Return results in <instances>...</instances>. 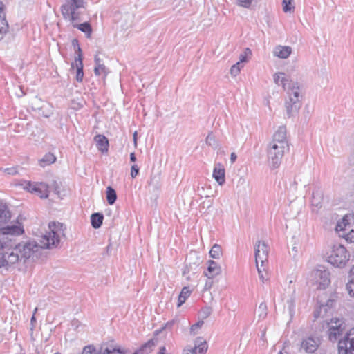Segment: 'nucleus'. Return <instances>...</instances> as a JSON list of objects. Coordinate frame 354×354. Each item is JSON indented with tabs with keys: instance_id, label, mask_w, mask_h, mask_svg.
<instances>
[{
	"instance_id": "obj_1",
	"label": "nucleus",
	"mask_w": 354,
	"mask_h": 354,
	"mask_svg": "<svg viewBox=\"0 0 354 354\" xmlns=\"http://www.w3.org/2000/svg\"><path fill=\"white\" fill-rule=\"evenodd\" d=\"M49 232L41 236L38 241H28L20 243L12 248L10 252H6L0 256V268H8L19 260L25 262L30 257L37 258V254L41 249H53L57 248L60 242V236H64L65 227L61 223L51 222L48 224Z\"/></svg>"
},
{
	"instance_id": "obj_2",
	"label": "nucleus",
	"mask_w": 354,
	"mask_h": 354,
	"mask_svg": "<svg viewBox=\"0 0 354 354\" xmlns=\"http://www.w3.org/2000/svg\"><path fill=\"white\" fill-rule=\"evenodd\" d=\"M282 80L283 88L287 92L288 99L285 102L287 115L290 118L298 113L302 104L303 96L301 94V86L297 82L290 80L286 82Z\"/></svg>"
},
{
	"instance_id": "obj_3",
	"label": "nucleus",
	"mask_w": 354,
	"mask_h": 354,
	"mask_svg": "<svg viewBox=\"0 0 354 354\" xmlns=\"http://www.w3.org/2000/svg\"><path fill=\"white\" fill-rule=\"evenodd\" d=\"M23 233L24 229L15 225L0 227V256L3 252L11 251L14 245L12 237Z\"/></svg>"
},
{
	"instance_id": "obj_4",
	"label": "nucleus",
	"mask_w": 354,
	"mask_h": 354,
	"mask_svg": "<svg viewBox=\"0 0 354 354\" xmlns=\"http://www.w3.org/2000/svg\"><path fill=\"white\" fill-rule=\"evenodd\" d=\"M87 0H65L61 6V12L65 19L73 23L80 20V10L85 8Z\"/></svg>"
},
{
	"instance_id": "obj_5",
	"label": "nucleus",
	"mask_w": 354,
	"mask_h": 354,
	"mask_svg": "<svg viewBox=\"0 0 354 354\" xmlns=\"http://www.w3.org/2000/svg\"><path fill=\"white\" fill-rule=\"evenodd\" d=\"M337 299V295L334 293L328 294L326 292H319L317 295L318 308L314 312L315 318L326 316L330 310L335 306Z\"/></svg>"
},
{
	"instance_id": "obj_6",
	"label": "nucleus",
	"mask_w": 354,
	"mask_h": 354,
	"mask_svg": "<svg viewBox=\"0 0 354 354\" xmlns=\"http://www.w3.org/2000/svg\"><path fill=\"white\" fill-rule=\"evenodd\" d=\"M24 188L28 192L35 193L44 198H48L50 190H53L58 196L60 194V185L56 180H53L50 185L44 183L27 182Z\"/></svg>"
},
{
	"instance_id": "obj_7",
	"label": "nucleus",
	"mask_w": 354,
	"mask_h": 354,
	"mask_svg": "<svg viewBox=\"0 0 354 354\" xmlns=\"http://www.w3.org/2000/svg\"><path fill=\"white\" fill-rule=\"evenodd\" d=\"M328 261L337 268L346 266L350 258V254L346 248L341 244H334L328 255Z\"/></svg>"
},
{
	"instance_id": "obj_8",
	"label": "nucleus",
	"mask_w": 354,
	"mask_h": 354,
	"mask_svg": "<svg viewBox=\"0 0 354 354\" xmlns=\"http://www.w3.org/2000/svg\"><path fill=\"white\" fill-rule=\"evenodd\" d=\"M289 150V146L270 143L268 148V157L273 168H277L281 164L284 153Z\"/></svg>"
},
{
	"instance_id": "obj_9",
	"label": "nucleus",
	"mask_w": 354,
	"mask_h": 354,
	"mask_svg": "<svg viewBox=\"0 0 354 354\" xmlns=\"http://www.w3.org/2000/svg\"><path fill=\"white\" fill-rule=\"evenodd\" d=\"M337 350L339 354H354V328L339 339Z\"/></svg>"
},
{
	"instance_id": "obj_10",
	"label": "nucleus",
	"mask_w": 354,
	"mask_h": 354,
	"mask_svg": "<svg viewBox=\"0 0 354 354\" xmlns=\"http://www.w3.org/2000/svg\"><path fill=\"white\" fill-rule=\"evenodd\" d=\"M326 325L330 341H336L344 330V320L339 318H332L330 322H326Z\"/></svg>"
},
{
	"instance_id": "obj_11",
	"label": "nucleus",
	"mask_w": 354,
	"mask_h": 354,
	"mask_svg": "<svg viewBox=\"0 0 354 354\" xmlns=\"http://www.w3.org/2000/svg\"><path fill=\"white\" fill-rule=\"evenodd\" d=\"M269 254V247L265 241H257L254 245V255L256 264L261 263V267L263 264L267 263Z\"/></svg>"
},
{
	"instance_id": "obj_12",
	"label": "nucleus",
	"mask_w": 354,
	"mask_h": 354,
	"mask_svg": "<svg viewBox=\"0 0 354 354\" xmlns=\"http://www.w3.org/2000/svg\"><path fill=\"white\" fill-rule=\"evenodd\" d=\"M114 353L124 354L121 349L113 347L112 345L106 346V344H102L99 349H97L93 345L86 346L81 354H112Z\"/></svg>"
},
{
	"instance_id": "obj_13",
	"label": "nucleus",
	"mask_w": 354,
	"mask_h": 354,
	"mask_svg": "<svg viewBox=\"0 0 354 354\" xmlns=\"http://www.w3.org/2000/svg\"><path fill=\"white\" fill-rule=\"evenodd\" d=\"M321 344V339L317 336H309L303 339L301 344V350L306 353H313L317 350Z\"/></svg>"
},
{
	"instance_id": "obj_14",
	"label": "nucleus",
	"mask_w": 354,
	"mask_h": 354,
	"mask_svg": "<svg viewBox=\"0 0 354 354\" xmlns=\"http://www.w3.org/2000/svg\"><path fill=\"white\" fill-rule=\"evenodd\" d=\"M30 104L33 110L38 111L40 115L46 118H48L51 114L49 104L37 97H35L31 100Z\"/></svg>"
},
{
	"instance_id": "obj_15",
	"label": "nucleus",
	"mask_w": 354,
	"mask_h": 354,
	"mask_svg": "<svg viewBox=\"0 0 354 354\" xmlns=\"http://www.w3.org/2000/svg\"><path fill=\"white\" fill-rule=\"evenodd\" d=\"M207 350L206 342L202 337H198L195 340L194 347L184 350L183 354H205Z\"/></svg>"
},
{
	"instance_id": "obj_16",
	"label": "nucleus",
	"mask_w": 354,
	"mask_h": 354,
	"mask_svg": "<svg viewBox=\"0 0 354 354\" xmlns=\"http://www.w3.org/2000/svg\"><path fill=\"white\" fill-rule=\"evenodd\" d=\"M270 143L289 146L286 136V128L284 126L279 127L274 132L272 140Z\"/></svg>"
},
{
	"instance_id": "obj_17",
	"label": "nucleus",
	"mask_w": 354,
	"mask_h": 354,
	"mask_svg": "<svg viewBox=\"0 0 354 354\" xmlns=\"http://www.w3.org/2000/svg\"><path fill=\"white\" fill-rule=\"evenodd\" d=\"M221 273V266H219L216 262L212 260L208 261L207 271L205 272V276H207L209 279H212Z\"/></svg>"
},
{
	"instance_id": "obj_18",
	"label": "nucleus",
	"mask_w": 354,
	"mask_h": 354,
	"mask_svg": "<svg viewBox=\"0 0 354 354\" xmlns=\"http://www.w3.org/2000/svg\"><path fill=\"white\" fill-rule=\"evenodd\" d=\"M292 53V48L288 46H277L273 50V55L281 59L288 58Z\"/></svg>"
},
{
	"instance_id": "obj_19",
	"label": "nucleus",
	"mask_w": 354,
	"mask_h": 354,
	"mask_svg": "<svg viewBox=\"0 0 354 354\" xmlns=\"http://www.w3.org/2000/svg\"><path fill=\"white\" fill-rule=\"evenodd\" d=\"M225 169L221 164H218L214 167L213 177L220 185H223L225 182Z\"/></svg>"
},
{
	"instance_id": "obj_20",
	"label": "nucleus",
	"mask_w": 354,
	"mask_h": 354,
	"mask_svg": "<svg viewBox=\"0 0 354 354\" xmlns=\"http://www.w3.org/2000/svg\"><path fill=\"white\" fill-rule=\"evenodd\" d=\"M316 276L319 278L318 281L319 288L324 289L326 286H328L330 283V273L326 270H317L316 272Z\"/></svg>"
},
{
	"instance_id": "obj_21",
	"label": "nucleus",
	"mask_w": 354,
	"mask_h": 354,
	"mask_svg": "<svg viewBox=\"0 0 354 354\" xmlns=\"http://www.w3.org/2000/svg\"><path fill=\"white\" fill-rule=\"evenodd\" d=\"M158 342L157 338H152L149 340L147 342L144 344L140 349L135 351L133 354H148L151 351L152 348L156 345Z\"/></svg>"
},
{
	"instance_id": "obj_22",
	"label": "nucleus",
	"mask_w": 354,
	"mask_h": 354,
	"mask_svg": "<svg viewBox=\"0 0 354 354\" xmlns=\"http://www.w3.org/2000/svg\"><path fill=\"white\" fill-rule=\"evenodd\" d=\"M94 61L95 64V66L94 68V73L96 75H100L104 74L106 75L108 73V69L104 65L102 60L98 57V55L96 54L94 57Z\"/></svg>"
},
{
	"instance_id": "obj_23",
	"label": "nucleus",
	"mask_w": 354,
	"mask_h": 354,
	"mask_svg": "<svg viewBox=\"0 0 354 354\" xmlns=\"http://www.w3.org/2000/svg\"><path fill=\"white\" fill-rule=\"evenodd\" d=\"M96 142L97 149L102 153L108 151L109 141L108 139L104 135H97L94 138Z\"/></svg>"
},
{
	"instance_id": "obj_24",
	"label": "nucleus",
	"mask_w": 354,
	"mask_h": 354,
	"mask_svg": "<svg viewBox=\"0 0 354 354\" xmlns=\"http://www.w3.org/2000/svg\"><path fill=\"white\" fill-rule=\"evenodd\" d=\"M324 198L323 191L320 188H315L313 192L312 205L317 207L322 206V203Z\"/></svg>"
},
{
	"instance_id": "obj_25",
	"label": "nucleus",
	"mask_w": 354,
	"mask_h": 354,
	"mask_svg": "<svg viewBox=\"0 0 354 354\" xmlns=\"http://www.w3.org/2000/svg\"><path fill=\"white\" fill-rule=\"evenodd\" d=\"M75 64L76 67L75 79L77 82H82L84 77L82 58H75V64L73 63L71 67L74 68Z\"/></svg>"
},
{
	"instance_id": "obj_26",
	"label": "nucleus",
	"mask_w": 354,
	"mask_h": 354,
	"mask_svg": "<svg viewBox=\"0 0 354 354\" xmlns=\"http://www.w3.org/2000/svg\"><path fill=\"white\" fill-rule=\"evenodd\" d=\"M268 315V307L265 302L259 304V307L255 310V315L258 318V321L266 319Z\"/></svg>"
},
{
	"instance_id": "obj_27",
	"label": "nucleus",
	"mask_w": 354,
	"mask_h": 354,
	"mask_svg": "<svg viewBox=\"0 0 354 354\" xmlns=\"http://www.w3.org/2000/svg\"><path fill=\"white\" fill-rule=\"evenodd\" d=\"M103 218L104 216L102 214L98 212L93 213L91 216L92 227L95 229L99 228L102 224Z\"/></svg>"
},
{
	"instance_id": "obj_28",
	"label": "nucleus",
	"mask_w": 354,
	"mask_h": 354,
	"mask_svg": "<svg viewBox=\"0 0 354 354\" xmlns=\"http://www.w3.org/2000/svg\"><path fill=\"white\" fill-rule=\"evenodd\" d=\"M351 227L348 221L344 217L342 221H338L335 227L336 231L339 234L346 232Z\"/></svg>"
},
{
	"instance_id": "obj_29",
	"label": "nucleus",
	"mask_w": 354,
	"mask_h": 354,
	"mask_svg": "<svg viewBox=\"0 0 354 354\" xmlns=\"http://www.w3.org/2000/svg\"><path fill=\"white\" fill-rule=\"evenodd\" d=\"M10 218V213L4 205H0V227Z\"/></svg>"
},
{
	"instance_id": "obj_30",
	"label": "nucleus",
	"mask_w": 354,
	"mask_h": 354,
	"mask_svg": "<svg viewBox=\"0 0 354 354\" xmlns=\"http://www.w3.org/2000/svg\"><path fill=\"white\" fill-rule=\"evenodd\" d=\"M192 291L189 290V287H183L178 299V304L177 306L180 307L181 306L186 299L189 297Z\"/></svg>"
},
{
	"instance_id": "obj_31",
	"label": "nucleus",
	"mask_w": 354,
	"mask_h": 354,
	"mask_svg": "<svg viewBox=\"0 0 354 354\" xmlns=\"http://www.w3.org/2000/svg\"><path fill=\"white\" fill-rule=\"evenodd\" d=\"M56 157L54 156V154L48 153L39 160V165L42 167H45L46 166L54 163Z\"/></svg>"
},
{
	"instance_id": "obj_32",
	"label": "nucleus",
	"mask_w": 354,
	"mask_h": 354,
	"mask_svg": "<svg viewBox=\"0 0 354 354\" xmlns=\"http://www.w3.org/2000/svg\"><path fill=\"white\" fill-rule=\"evenodd\" d=\"M346 290L350 296L354 297V266L350 270L349 281L346 284Z\"/></svg>"
},
{
	"instance_id": "obj_33",
	"label": "nucleus",
	"mask_w": 354,
	"mask_h": 354,
	"mask_svg": "<svg viewBox=\"0 0 354 354\" xmlns=\"http://www.w3.org/2000/svg\"><path fill=\"white\" fill-rule=\"evenodd\" d=\"M205 142L214 149L220 148V144L216 139V137L212 134V132L208 133L205 139Z\"/></svg>"
},
{
	"instance_id": "obj_34",
	"label": "nucleus",
	"mask_w": 354,
	"mask_h": 354,
	"mask_svg": "<svg viewBox=\"0 0 354 354\" xmlns=\"http://www.w3.org/2000/svg\"><path fill=\"white\" fill-rule=\"evenodd\" d=\"M106 194L108 203L110 205L114 204L117 199V194L115 189L112 188L111 186H109L106 188Z\"/></svg>"
},
{
	"instance_id": "obj_35",
	"label": "nucleus",
	"mask_w": 354,
	"mask_h": 354,
	"mask_svg": "<svg viewBox=\"0 0 354 354\" xmlns=\"http://www.w3.org/2000/svg\"><path fill=\"white\" fill-rule=\"evenodd\" d=\"M73 27L77 28L86 34V37L91 36L92 28L89 23L84 22L81 24H73Z\"/></svg>"
},
{
	"instance_id": "obj_36",
	"label": "nucleus",
	"mask_w": 354,
	"mask_h": 354,
	"mask_svg": "<svg viewBox=\"0 0 354 354\" xmlns=\"http://www.w3.org/2000/svg\"><path fill=\"white\" fill-rule=\"evenodd\" d=\"M222 254V248L221 246L218 244H214L210 251L209 255L213 259H219Z\"/></svg>"
},
{
	"instance_id": "obj_37",
	"label": "nucleus",
	"mask_w": 354,
	"mask_h": 354,
	"mask_svg": "<svg viewBox=\"0 0 354 354\" xmlns=\"http://www.w3.org/2000/svg\"><path fill=\"white\" fill-rule=\"evenodd\" d=\"M282 80H285L286 82H289L291 80H289L285 73H275L274 75V82L278 84L279 86H283V82H282Z\"/></svg>"
},
{
	"instance_id": "obj_38",
	"label": "nucleus",
	"mask_w": 354,
	"mask_h": 354,
	"mask_svg": "<svg viewBox=\"0 0 354 354\" xmlns=\"http://www.w3.org/2000/svg\"><path fill=\"white\" fill-rule=\"evenodd\" d=\"M252 56V50L249 48H245L244 51L239 55V61L238 62L243 64L247 62Z\"/></svg>"
},
{
	"instance_id": "obj_39",
	"label": "nucleus",
	"mask_w": 354,
	"mask_h": 354,
	"mask_svg": "<svg viewBox=\"0 0 354 354\" xmlns=\"http://www.w3.org/2000/svg\"><path fill=\"white\" fill-rule=\"evenodd\" d=\"M256 267L258 271L259 279L263 283L266 279L267 272H266V264H263V267H261V264L259 263L256 264Z\"/></svg>"
},
{
	"instance_id": "obj_40",
	"label": "nucleus",
	"mask_w": 354,
	"mask_h": 354,
	"mask_svg": "<svg viewBox=\"0 0 354 354\" xmlns=\"http://www.w3.org/2000/svg\"><path fill=\"white\" fill-rule=\"evenodd\" d=\"M339 236L344 238L348 242H354V230L351 227L346 232L339 234Z\"/></svg>"
},
{
	"instance_id": "obj_41",
	"label": "nucleus",
	"mask_w": 354,
	"mask_h": 354,
	"mask_svg": "<svg viewBox=\"0 0 354 354\" xmlns=\"http://www.w3.org/2000/svg\"><path fill=\"white\" fill-rule=\"evenodd\" d=\"M286 304L288 306L289 314L290 317H292L295 313V297L293 295H291L290 299L287 300Z\"/></svg>"
},
{
	"instance_id": "obj_42",
	"label": "nucleus",
	"mask_w": 354,
	"mask_h": 354,
	"mask_svg": "<svg viewBox=\"0 0 354 354\" xmlns=\"http://www.w3.org/2000/svg\"><path fill=\"white\" fill-rule=\"evenodd\" d=\"M243 66L242 64L237 62L235 64L232 65V66L231 67L230 74L234 77L237 76L239 74L241 69L243 68Z\"/></svg>"
},
{
	"instance_id": "obj_43",
	"label": "nucleus",
	"mask_w": 354,
	"mask_h": 354,
	"mask_svg": "<svg viewBox=\"0 0 354 354\" xmlns=\"http://www.w3.org/2000/svg\"><path fill=\"white\" fill-rule=\"evenodd\" d=\"M293 0H283V10L284 12H291L294 10L295 6H291Z\"/></svg>"
},
{
	"instance_id": "obj_44",
	"label": "nucleus",
	"mask_w": 354,
	"mask_h": 354,
	"mask_svg": "<svg viewBox=\"0 0 354 354\" xmlns=\"http://www.w3.org/2000/svg\"><path fill=\"white\" fill-rule=\"evenodd\" d=\"M0 27L8 30L9 26L6 20V12H1V14H0Z\"/></svg>"
},
{
	"instance_id": "obj_45",
	"label": "nucleus",
	"mask_w": 354,
	"mask_h": 354,
	"mask_svg": "<svg viewBox=\"0 0 354 354\" xmlns=\"http://www.w3.org/2000/svg\"><path fill=\"white\" fill-rule=\"evenodd\" d=\"M204 324V322L203 320L198 321L196 324H193L191 326V333H192L194 335L196 333V331L199 329L203 324Z\"/></svg>"
},
{
	"instance_id": "obj_46",
	"label": "nucleus",
	"mask_w": 354,
	"mask_h": 354,
	"mask_svg": "<svg viewBox=\"0 0 354 354\" xmlns=\"http://www.w3.org/2000/svg\"><path fill=\"white\" fill-rule=\"evenodd\" d=\"M174 324H175V321L174 320H171L170 322H168L167 324H165V325L163 327L161 328L160 330H158L155 331V335H158L164 329L171 328V327L173 326V325Z\"/></svg>"
},
{
	"instance_id": "obj_47",
	"label": "nucleus",
	"mask_w": 354,
	"mask_h": 354,
	"mask_svg": "<svg viewBox=\"0 0 354 354\" xmlns=\"http://www.w3.org/2000/svg\"><path fill=\"white\" fill-rule=\"evenodd\" d=\"M4 172L9 175H15L18 173V167H12L9 168L4 169Z\"/></svg>"
},
{
	"instance_id": "obj_48",
	"label": "nucleus",
	"mask_w": 354,
	"mask_h": 354,
	"mask_svg": "<svg viewBox=\"0 0 354 354\" xmlns=\"http://www.w3.org/2000/svg\"><path fill=\"white\" fill-rule=\"evenodd\" d=\"M238 5L244 8H249L252 3V0H236Z\"/></svg>"
},
{
	"instance_id": "obj_49",
	"label": "nucleus",
	"mask_w": 354,
	"mask_h": 354,
	"mask_svg": "<svg viewBox=\"0 0 354 354\" xmlns=\"http://www.w3.org/2000/svg\"><path fill=\"white\" fill-rule=\"evenodd\" d=\"M73 44L75 46V44H77V49L75 50V53L77 54V57L75 58H82V50H81V48L80 47V46L78 45V41L77 39H73Z\"/></svg>"
},
{
	"instance_id": "obj_50",
	"label": "nucleus",
	"mask_w": 354,
	"mask_h": 354,
	"mask_svg": "<svg viewBox=\"0 0 354 354\" xmlns=\"http://www.w3.org/2000/svg\"><path fill=\"white\" fill-rule=\"evenodd\" d=\"M138 173H139V168H138V165H132L131 169V176L133 178H134L136 177V176L138 174Z\"/></svg>"
},
{
	"instance_id": "obj_51",
	"label": "nucleus",
	"mask_w": 354,
	"mask_h": 354,
	"mask_svg": "<svg viewBox=\"0 0 354 354\" xmlns=\"http://www.w3.org/2000/svg\"><path fill=\"white\" fill-rule=\"evenodd\" d=\"M212 312V310L210 307H206L204 309H203L202 313L203 315V318L208 317L211 315Z\"/></svg>"
},
{
	"instance_id": "obj_52",
	"label": "nucleus",
	"mask_w": 354,
	"mask_h": 354,
	"mask_svg": "<svg viewBox=\"0 0 354 354\" xmlns=\"http://www.w3.org/2000/svg\"><path fill=\"white\" fill-rule=\"evenodd\" d=\"M212 283H213V281H212V279H209L208 280H207L205 285V290L209 289L212 286Z\"/></svg>"
},
{
	"instance_id": "obj_53",
	"label": "nucleus",
	"mask_w": 354,
	"mask_h": 354,
	"mask_svg": "<svg viewBox=\"0 0 354 354\" xmlns=\"http://www.w3.org/2000/svg\"><path fill=\"white\" fill-rule=\"evenodd\" d=\"M237 158V156L234 152H232L230 155V160L232 163H234Z\"/></svg>"
},
{
	"instance_id": "obj_54",
	"label": "nucleus",
	"mask_w": 354,
	"mask_h": 354,
	"mask_svg": "<svg viewBox=\"0 0 354 354\" xmlns=\"http://www.w3.org/2000/svg\"><path fill=\"white\" fill-rule=\"evenodd\" d=\"M8 32V30L3 28L0 27V35L1 36H4V35Z\"/></svg>"
},
{
	"instance_id": "obj_55",
	"label": "nucleus",
	"mask_w": 354,
	"mask_h": 354,
	"mask_svg": "<svg viewBox=\"0 0 354 354\" xmlns=\"http://www.w3.org/2000/svg\"><path fill=\"white\" fill-rule=\"evenodd\" d=\"M130 160L131 162H135L136 160V157L134 153H131L130 154Z\"/></svg>"
},
{
	"instance_id": "obj_56",
	"label": "nucleus",
	"mask_w": 354,
	"mask_h": 354,
	"mask_svg": "<svg viewBox=\"0 0 354 354\" xmlns=\"http://www.w3.org/2000/svg\"><path fill=\"white\" fill-rule=\"evenodd\" d=\"M133 142L135 145H136L137 143V131H135L133 135Z\"/></svg>"
},
{
	"instance_id": "obj_57",
	"label": "nucleus",
	"mask_w": 354,
	"mask_h": 354,
	"mask_svg": "<svg viewBox=\"0 0 354 354\" xmlns=\"http://www.w3.org/2000/svg\"><path fill=\"white\" fill-rule=\"evenodd\" d=\"M165 348L164 346H162L160 348V351L158 352L157 354H165Z\"/></svg>"
},
{
	"instance_id": "obj_58",
	"label": "nucleus",
	"mask_w": 354,
	"mask_h": 354,
	"mask_svg": "<svg viewBox=\"0 0 354 354\" xmlns=\"http://www.w3.org/2000/svg\"><path fill=\"white\" fill-rule=\"evenodd\" d=\"M1 12H5V10L3 3L0 2V14H1Z\"/></svg>"
},
{
	"instance_id": "obj_59",
	"label": "nucleus",
	"mask_w": 354,
	"mask_h": 354,
	"mask_svg": "<svg viewBox=\"0 0 354 354\" xmlns=\"http://www.w3.org/2000/svg\"><path fill=\"white\" fill-rule=\"evenodd\" d=\"M37 310V308H36L35 309L34 313H35ZM35 321H36V319H35V314H33V315H32V317L31 318V324H32L33 322H35Z\"/></svg>"
},
{
	"instance_id": "obj_60",
	"label": "nucleus",
	"mask_w": 354,
	"mask_h": 354,
	"mask_svg": "<svg viewBox=\"0 0 354 354\" xmlns=\"http://www.w3.org/2000/svg\"><path fill=\"white\" fill-rule=\"evenodd\" d=\"M188 261H189V259H188V258H187V259H186V262H187L186 267H187V269H188V265H189V266L190 268H192V264H191V263H190V262H188Z\"/></svg>"
},
{
	"instance_id": "obj_61",
	"label": "nucleus",
	"mask_w": 354,
	"mask_h": 354,
	"mask_svg": "<svg viewBox=\"0 0 354 354\" xmlns=\"http://www.w3.org/2000/svg\"><path fill=\"white\" fill-rule=\"evenodd\" d=\"M278 354H289L288 352L280 351Z\"/></svg>"
},
{
	"instance_id": "obj_62",
	"label": "nucleus",
	"mask_w": 354,
	"mask_h": 354,
	"mask_svg": "<svg viewBox=\"0 0 354 354\" xmlns=\"http://www.w3.org/2000/svg\"><path fill=\"white\" fill-rule=\"evenodd\" d=\"M110 248H111V245H109L106 247V251H107V252H109V250H110Z\"/></svg>"
},
{
	"instance_id": "obj_63",
	"label": "nucleus",
	"mask_w": 354,
	"mask_h": 354,
	"mask_svg": "<svg viewBox=\"0 0 354 354\" xmlns=\"http://www.w3.org/2000/svg\"><path fill=\"white\" fill-rule=\"evenodd\" d=\"M198 261H199V260L198 259ZM194 266H195L196 267H197L198 266V262H196V263H194Z\"/></svg>"
},
{
	"instance_id": "obj_64",
	"label": "nucleus",
	"mask_w": 354,
	"mask_h": 354,
	"mask_svg": "<svg viewBox=\"0 0 354 354\" xmlns=\"http://www.w3.org/2000/svg\"><path fill=\"white\" fill-rule=\"evenodd\" d=\"M3 37L0 35V41L3 39Z\"/></svg>"
}]
</instances>
